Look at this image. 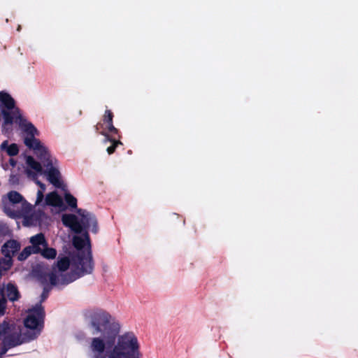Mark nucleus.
<instances>
[{"mask_svg":"<svg viewBox=\"0 0 358 358\" xmlns=\"http://www.w3.org/2000/svg\"><path fill=\"white\" fill-rule=\"evenodd\" d=\"M121 324L108 313L93 314L89 349L94 358H142L138 336L130 331L121 333Z\"/></svg>","mask_w":358,"mask_h":358,"instance_id":"1","label":"nucleus"},{"mask_svg":"<svg viewBox=\"0 0 358 358\" xmlns=\"http://www.w3.org/2000/svg\"><path fill=\"white\" fill-rule=\"evenodd\" d=\"M73 245L77 250L76 252L57 261L58 271H55L50 276L52 285H66L92 271L93 264L88 234L84 232L80 236H76L73 238Z\"/></svg>","mask_w":358,"mask_h":358,"instance_id":"2","label":"nucleus"},{"mask_svg":"<svg viewBox=\"0 0 358 358\" xmlns=\"http://www.w3.org/2000/svg\"><path fill=\"white\" fill-rule=\"evenodd\" d=\"M2 209L13 218H23V225L35 226L39 224L41 214L35 212L32 206L16 191H11L2 198Z\"/></svg>","mask_w":358,"mask_h":358,"instance_id":"3","label":"nucleus"},{"mask_svg":"<svg viewBox=\"0 0 358 358\" xmlns=\"http://www.w3.org/2000/svg\"><path fill=\"white\" fill-rule=\"evenodd\" d=\"M26 131L30 136H27L24 139L27 146L32 148L36 155L40 158L41 161L46 168L45 173L48 176V180L55 187H59L62 185L60 173L58 169V162L52 157L46 148L42 145L40 141L36 138L35 135L38 134L36 129L31 124L26 125Z\"/></svg>","mask_w":358,"mask_h":358,"instance_id":"4","label":"nucleus"},{"mask_svg":"<svg viewBox=\"0 0 358 358\" xmlns=\"http://www.w3.org/2000/svg\"><path fill=\"white\" fill-rule=\"evenodd\" d=\"M63 224L76 233L90 229L97 231L96 220L94 215L82 209L77 211V215L65 214L62 218Z\"/></svg>","mask_w":358,"mask_h":358,"instance_id":"5","label":"nucleus"},{"mask_svg":"<svg viewBox=\"0 0 358 358\" xmlns=\"http://www.w3.org/2000/svg\"><path fill=\"white\" fill-rule=\"evenodd\" d=\"M0 110L2 115V129L8 133L15 120L20 118V109L16 106L14 99L6 92H0Z\"/></svg>","mask_w":358,"mask_h":358,"instance_id":"6","label":"nucleus"},{"mask_svg":"<svg viewBox=\"0 0 358 358\" xmlns=\"http://www.w3.org/2000/svg\"><path fill=\"white\" fill-rule=\"evenodd\" d=\"M33 337H26L25 334L21 333L20 327L12 320H4L0 323V339L5 346L15 347L31 340Z\"/></svg>","mask_w":358,"mask_h":358,"instance_id":"7","label":"nucleus"},{"mask_svg":"<svg viewBox=\"0 0 358 358\" xmlns=\"http://www.w3.org/2000/svg\"><path fill=\"white\" fill-rule=\"evenodd\" d=\"M23 171L28 178L34 180L36 184L41 187V190L37 192V198L35 202V206H38L41 203L43 199V192L45 191V185L40 181L37 180V177L43 173V169L41 164L36 161L31 156L24 157V164L23 166Z\"/></svg>","mask_w":358,"mask_h":358,"instance_id":"8","label":"nucleus"},{"mask_svg":"<svg viewBox=\"0 0 358 358\" xmlns=\"http://www.w3.org/2000/svg\"><path fill=\"white\" fill-rule=\"evenodd\" d=\"M43 315V308L41 305H37L29 311L28 315L24 320V325L32 332L29 335H26V337L32 336H34L32 339L36 337L42 325Z\"/></svg>","mask_w":358,"mask_h":358,"instance_id":"9","label":"nucleus"},{"mask_svg":"<svg viewBox=\"0 0 358 358\" xmlns=\"http://www.w3.org/2000/svg\"><path fill=\"white\" fill-rule=\"evenodd\" d=\"M113 115L109 110L106 111L103 123L97 126V130H101L100 133L108 138V134L112 133H117V130L113 127L112 124Z\"/></svg>","mask_w":358,"mask_h":358,"instance_id":"10","label":"nucleus"},{"mask_svg":"<svg viewBox=\"0 0 358 358\" xmlns=\"http://www.w3.org/2000/svg\"><path fill=\"white\" fill-rule=\"evenodd\" d=\"M45 204L55 208L57 211L65 209L62 199L55 192L46 195Z\"/></svg>","mask_w":358,"mask_h":358,"instance_id":"11","label":"nucleus"},{"mask_svg":"<svg viewBox=\"0 0 358 358\" xmlns=\"http://www.w3.org/2000/svg\"><path fill=\"white\" fill-rule=\"evenodd\" d=\"M20 248V245L18 242L14 240L7 241L3 244L1 248V252L4 256L13 257L15 253Z\"/></svg>","mask_w":358,"mask_h":358,"instance_id":"12","label":"nucleus"},{"mask_svg":"<svg viewBox=\"0 0 358 358\" xmlns=\"http://www.w3.org/2000/svg\"><path fill=\"white\" fill-rule=\"evenodd\" d=\"M1 294L3 298L7 297L10 301H15L19 298V292L17 287L11 283H8L2 288Z\"/></svg>","mask_w":358,"mask_h":358,"instance_id":"13","label":"nucleus"},{"mask_svg":"<svg viewBox=\"0 0 358 358\" xmlns=\"http://www.w3.org/2000/svg\"><path fill=\"white\" fill-rule=\"evenodd\" d=\"M30 243L33 247L34 250L36 252H39L43 248L46 246V242L45 237L42 234H38L30 238Z\"/></svg>","mask_w":358,"mask_h":358,"instance_id":"14","label":"nucleus"},{"mask_svg":"<svg viewBox=\"0 0 358 358\" xmlns=\"http://www.w3.org/2000/svg\"><path fill=\"white\" fill-rule=\"evenodd\" d=\"M2 151H5L9 156L17 155L19 152V148L17 144H9L7 141H3L0 145Z\"/></svg>","mask_w":358,"mask_h":358,"instance_id":"15","label":"nucleus"},{"mask_svg":"<svg viewBox=\"0 0 358 358\" xmlns=\"http://www.w3.org/2000/svg\"><path fill=\"white\" fill-rule=\"evenodd\" d=\"M41 252L43 257L48 259H53L57 256L56 250L52 248H47L46 246L42 249Z\"/></svg>","mask_w":358,"mask_h":358,"instance_id":"16","label":"nucleus"},{"mask_svg":"<svg viewBox=\"0 0 358 358\" xmlns=\"http://www.w3.org/2000/svg\"><path fill=\"white\" fill-rule=\"evenodd\" d=\"M12 257L4 256V258L0 261V268L4 271H8L12 266Z\"/></svg>","mask_w":358,"mask_h":358,"instance_id":"17","label":"nucleus"},{"mask_svg":"<svg viewBox=\"0 0 358 358\" xmlns=\"http://www.w3.org/2000/svg\"><path fill=\"white\" fill-rule=\"evenodd\" d=\"M37 253L35 250H34L33 247L27 246L26 247L19 255L18 259L19 260H24L26 259L31 254Z\"/></svg>","mask_w":358,"mask_h":358,"instance_id":"18","label":"nucleus"},{"mask_svg":"<svg viewBox=\"0 0 358 358\" xmlns=\"http://www.w3.org/2000/svg\"><path fill=\"white\" fill-rule=\"evenodd\" d=\"M65 200L66 203L69 205V206L72 208H76L77 206V200L75 197H73L71 194L66 193L65 194Z\"/></svg>","mask_w":358,"mask_h":358,"instance_id":"19","label":"nucleus"},{"mask_svg":"<svg viewBox=\"0 0 358 358\" xmlns=\"http://www.w3.org/2000/svg\"><path fill=\"white\" fill-rule=\"evenodd\" d=\"M106 140L113 142V145L107 148V152L109 155L114 152L117 145L122 144L120 141L112 140L109 137L106 138Z\"/></svg>","mask_w":358,"mask_h":358,"instance_id":"20","label":"nucleus"},{"mask_svg":"<svg viewBox=\"0 0 358 358\" xmlns=\"http://www.w3.org/2000/svg\"><path fill=\"white\" fill-rule=\"evenodd\" d=\"M15 164L16 162L13 159L10 158L8 162H3L1 164V166L5 171H7L9 170L10 167H15Z\"/></svg>","mask_w":358,"mask_h":358,"instance_id":"21","label":"nucleus"},{"mask_svg":"<svg viewBox=\"0 0 358 358\" xmlns=\"http://www.w3.org/2000/svg\"><path fill=\"white\" fill-rule=\"evenodd\" d=\"M10 182L13 184H16L19 182V177L17 175L15 174L13 172L11 173L10 176Z\"/></svg>","mask_w":358,"mask_h":358,"instance_id":"22","label":"nucleus"},{"mask_svg":"<svg viewBox=\"0 0 358 358\" xmlns=\"http://www.w3.org/2000/svg\"><path fill=\"white\" fill-rule=\"evenodd\" d=\"M6 311V301L5 300L0 301V316L4 315Z\"/></svg>","mask_w":358,"mask_h":358,"instance_id":"23","label":"nucleus"}]
</instances>
